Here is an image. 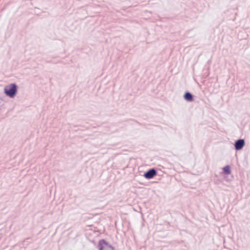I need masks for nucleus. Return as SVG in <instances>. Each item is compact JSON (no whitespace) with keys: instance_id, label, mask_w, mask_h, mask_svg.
I'll return each mask as SVG.
<instances>
[{"instance_id":"nucleus-3","label":"nucleus","mask_w":250,"mask_h":250,"mask_svg":"<svg viewBox=\"0 0 250 250\" xmlns=\"http://www.w3.org/2000/svg\"><path fill=\"white\" fill-rule=\"evenodd\" d=\"M157 174V171L154 168H151L147 170L144 174V177L147 179H150L153 178Z\"/></svg>"},{"instance_id":"nucleus-5","label":"nucleus","mask_w":250,"mask_h":250,"mask_svg":"<svg viewBox=\"0 0 250 250\" xmlns=\"http://www.w3.org/2000/svg\"><path fill=\"white\" fill-rule=\"evenodd\" d=\"M184 98L185 100L188 102H192L193 101V95L189 92H187L185 93Z\"/></svg>"},{"instance_id":"nucleus-1","label":"nucleus","mask_w":250,"mask_h":250,"mask_svg":"<svg viewBox=\"0 0 250 250\" xmlns=\"http://www.w3.org/2000/svg\"><path fill=\"white\" fill-rule=\"evenodd\" d=\"M17 92V85L15 83H12L7 85L4 88V93L10 98H13Z\"/></svg>"},{"instance_id":"nucleus-6","label":"nucleus","mask_w":250,"mask_h":250,"mask_svg":"<svg viewBox=\"0 0 250 250\" xmlns=\"http://www.w3.org/2000/svg\"><path fill=\"white\" fill-rule=\"evenodd\" d=\"M223 171L226 174H229L231 173L230 167L229 166H226L223 167Z\"/></svg>"},{"instance_id":"nucleus-2","label":"nucleus","mask_w":250,"mask_h":250,"mask_svg":"<svg viewBox=\"0 0 250 250\" xmlns=\"http://www.w3.org/2000/svg\"><path fill=\"white\" fill-rule=\"evenodd\" d=\"M99 250H114L113 247L104 239L100 240L98 244Z\"/></svg>"},{"instance_id":"nucleus-4","label":"nucleus","mask_w":250,"mask_h":250,"mask_svg":"<svg viewBox=\"0 0 250 250\" xmlns=\"http://www.w3.org/2000/svg\"><path fill=\"white\" fill-rule=\"evenodd\" d=\"M245 144L244 139H238L236 140L234 144L235 149L236 150H239L243 148Z\"/></svg>"}]
</instances>
